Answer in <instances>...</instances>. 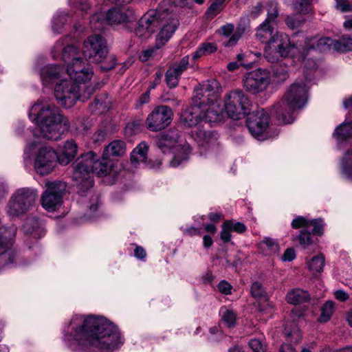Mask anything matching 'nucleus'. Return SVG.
Masks as SVG:
<instances>
[{
    "instance_id": "obj_23",
    "label": "nucleus",
    "mask_w": 352,
    "mask_h": 352,
    "mask_svg": "<svg viewBox=\"0 0 352 352\" xmlns=\"http://www.w3.org/2000/svg\"><path fill=\"white\" fill-rule=\"evenodd\" d=\"M78 146L74 140H68L60 146L57 153V161L62 165H67L77 154Z\"/></svg>"
},
{
    "instance_id": "obj_28",
    "label": "nucleus",
    "mask_w": 352,
    "mask_h": 352,
    "mask_svg": "<svg viewBox=\"0 0 352 352\" xmlns=\"http://www.w3.org/2000/svg\"><path fill=\"white\" fill-rule=\"evenodd\" d=\"M126 150V143L121 140H115L107 145L103 151L104 157H122Z\"/></svg>"
},
{
    "instance_id": "obj_16",
    "label": "nucleus",
    "mask_w": 352,
    "mask_h": 352,
    "mask_svg": "<svg viewBox=\"0 0 352 352\" xmlns=\"http://www.w3.org/2000/svg\"><path fill=\"white\" fill-rule=\"evenodd\" d=\"M82 54L86 60H90L91 62H102L108 54L105 38L99 34L88 36L84 41Z\"/></svg>"
},
{
    "instance_id": "obj_6",
    "label": "nucleus",
    "mask_w": 352,
    "mask_h": 352,
    "mask_svg": "<svg viewBox=\"0 0 352 352\" xmlns=\"http://www.w3.org/2000/svg\"><path fill=\"white\" fill-rule=\"evenodd\" d=\"M308 88L305 82H295L286 91L281 101L276 104L272 113L281 124H290L294 120L293 112L302 108L307 101Z\"/></svg>"
},
{
    "instance_id": "obj_51",
    "label": "nucleus",
    "mask_w": 352,
    "mask_h": 352,
    "mask_svg": "<svg viewBox=\"0 0 352 352\" xmlns=\"http://www.w3.org/2000/svg\"><path fill=\"white\" fill-rule=\"evenodd\" d=\"M226 225H228L230 228V230L232 232H236L237 233H243L246 230V226L241 223V222H236L233 223L231 221H227Z\"/></svg>"
},
{
    "instance_id": "obj_31",
    "label": "nucleus",
    "mask_w": 352,
    "mask_h": 352,
    "mask_svg": "<svg viewBox=\"0 0 352 352\" xmlns=\"http://www.w3.org/2000/svg\"><path fill=\"white\" fill-rule=\"evenodd\" d=\"M148 146L145 142H140L131 153V162L135 166L144 164L147 159Z\"/></svg>"
},
{
    "instance_id": "obj_59",
    "label": "nucleus",
    "mask_w": 352,
    "mask_h": 352,
    "mask_svg": "<svg viewBox=\"0 0 352 352\" xmlns=\"http://www.w3.org/2000/svg\"><path fill=\"white\" fill-rule=\"evenodd\" d=\"M231 285L225 280H221L218 285L219 292L226 295L231 293Z\"/></svg>"
},
{
    "instance_id": "obj_12",
    "label": "nucleus",
    "mask_w": 352,
    "mask_h": 352,
    "mask_svg": "<svg viewBox=\"0 0 352 352\" xmlns=\"http://www.w3.org/2000/svg\"><path fill=\"white\" fill-rule=\"evenodd\" d=\"M252 103L247 95L241 89L232 90L224 97V109L234 120H240L248 115Z\"/></svg>"
},
{
    "instance_id": "obj_5",
    "label": "nucleus",
    "mask_w": 352,
    "mask_h": 352,
    "mask_svg": "<svg viewBox=\"0 0 352 352\" xmlns=\"http://www.w3.org/2000/svg\"><path fill=\"white\" fill-rule=\"evenodd\" d=\"M69 36L59 40L54 46L52 53L55 57L62 52V59L67 65L66 69L63 68V74L69 76L78 85L85 84L92 78V69L81 58L78 47L74 44H69Z\"/></svg>"
},
{
    "instance_id": "obj_40",
    "label": "nucleus",
    "mask_w": 352,
    "mask_h": 352,
    "mask_svg": "<svg viewBox=\"0 0 352 352\" xmlns=\"http://www.w3.org/2000/svg\"><path fill=\"white\" fill-rule=\"evenodd\" d=\"M180 76L169 67L165 74V81L170 89L176 87L178 85Z\"/></svg>"
},
{
    "instance_id": "obj_62",
    "label": "nucleus",
    "mask_w": 352,
    "mask_h": 352,
    "mask_svg": "<svg viewBox=\"0 0 352 352\" xmlns=\"http://www.w3.org/2000/svg\"><path fill=\"white\" fill-rule=\"evenodd\" d=\"M155 52V49L151 48L147 49L146 50H144L141 55H140V59L142 61H146L149 58L153 56L154 53Z\"/></svg>"
},
{
    "instance_id": "obj_41",
    "label": "nucleus",
    "mask_w": 352,
    "mask_h": 352,
    "mask_svg": "<svg viewBox=\"0 0 352 352\" xmlns=\"http://www.w3.org/2000/svg\"><path fill=\"white\" fill-rule=\"evenodd\" d=\"M334 309V303L333 301H327L321 309V314L319 317V321L326 322L331 318Z\"/></svg>"
},
{
    "instance_id": "obj_47",
    "label": "nucleus",
    "mask_w": 352,
    "mask_h": 352,
    "mask_svg": "<svg viewBox=\"0 0 352 352\" xmlns=\"http://www.w3.org/2000/svg\"><path fill=\"white\" fill-rule=\"evenodd\" d=\"M300 245L303 248H307V246L312 243V239L311 233L307 229H302L298 236Z\"/></svg>"
},
{
    "instance_id": "obj_13",
    "label": "nucleus",
    "mask_w": 352,
    "mask_h": 352,
    "mask_svg": "<svg viewBox=\"0 0 352 352\" xmlns=\"http://www.w3.org/2000/svg\"><path fill=\"white\" fill-rule=\"evenodd\" d=\"M298 52V47L291 43L287 34H277L270 45L265 47L264 56L267 61L276 63L281 58L294 57Z\"/></svg>"
},
{
    "instance_id": "obj_58",
    "label": "nucleus",
    "mask_w": 352,
    "mask_h": 352,
    "mask_svg": "<svg viewBox=\"0 0 352 352\" xmlns=\"http://www.w3.org/2000/svg\"><path fill=\"white\" fill-rule=\"evenodd\" d=\"M234 25L232 23H226L221 26L220 32L224 36H229L234 32Z\"/></svg>"
},
{
    "instance_id": "obj_4",
    "label": "nucleus",
    "mask_w": 352,
    "mask_h": 352,
    "mask_svg": "<svg viewBox=\"0 0 352 352\" xmlns=\"http://www.w3.org/2000/svg\"><path fill=\"white\" fill-rule=\"evenodd\" d=\"M43 84L47 86L55 83L54 96L58 103L65 108L72 107L80 99L81 87L67 79L63 69L58 65H48L41 71Z\"/></svg>"
},
{
    "instance_id": "obj_7",
    "label": "nucleus",
    "mask_w": 352,
    "mask_h": 352,
    "mask_svg": "<svg viewBox=\"0 0 352 352\" xmlns=\"http://www.w3.org/2000/svg\"><path fill=\"white\" fill-rule=\"evenodd\" d=\"M179 138V131L175 128H171L156 138V145L162 153H166L173 150V156L170 161L172 167H177L186 162L190 153L188 144H177Z\"/></svg>"
},
{
    "instance_id": "obj_8",
    "label": "nucleus",
    "mask_w": 352,
    "mask_h": 352,
    "mask_svg": "<svg viewBox=\"0 0 352 352\" xmlns=\"http://www.w3.org/2000/svg\"><path fill=\"white\" fill-rule=\"evenodd\" d=\"M32 154L35 155L34 168L38 174L45 175L53 170L57 160V153L53 148L33 141L25 148V159L30 157Z\"/></svg>"
},
{
    "instance_id": "obj_22",
    "label": "nucleus",
    "mask_w": 352,
    "mask_h": 352,
    "mask_svg": "<svg viewBox=\"0 0 352 352\" xmlns=\"http://www.w3.org/2000/svg\"><path fill=\"white\" fill-rule=\"evenodd\" d=\"M194 105L184 110L180 115V122L186 127L197 126L203 122L201 102L194 100Z\"/></svg>"
},
{
    "instance_id": "obj_37",
    "label": "nucleus",
    "mask_w": 352,
    "mask_h": 352,
    "mask_svg": "<svg viewBox=\"0 0 352 352\" xmlns=\"http://www.w3.org/2000/svg\"><path fill=\"white\" fill-rule=\"evenodd\" d=\"M217 50V45L213 43H203L199 45L192 54V58L196 60L201 56H207Z\"/></svg>"
},
{
    "instance_id": "obj_50",
    "label": "nucleus",
    "mask_w": 352,
    "mask_h": 352,
    "mask_svg": "<svg viewBox=\"0 0 352 352\" xmlns=\"http://www.w3.org/2000/svg\"><path fill=\"white\" fill-rule=\"evenodd\" d=\"M249 346L253 352H265L266 346L258 339H252L249 342Z\"/></svg>"
},
{
    "instance_id": "obj_54",
    "label": "nucleus",
    "mask_w": 352,
    "mask_h": 352,
    "mask_svg": "<svg viewBox=\"0 0 352 352\" xmlns=\"http://www.w3.org/2000/svg\"><path fill=\"white\" fill-rule=\"evenodd\" d=\"M232 231L230 230V228L228 225H226V222L225 221L222 224V230L221 232V239L224 242L227 243L231 239L230 232Z\"/></svg>"
},
{
    "instance_id": "obj_61",
    "label": "nucleus",
    "mask_w": 352,
    "mask_h": 352,
    "mask_svg": "<svg viewBox=\"0 0 352 352\" xmlns=\"http://www.w3.org/2000/svg\"><path fill=\"white\" fill-rule=\"evenodd\" d=\"M162 76H163V74L161 71H157L155 74V79L151 83V85L149 86V89H155L156 87V86L160 83Z\"/></svg>"
},
{
    "instance_id": "obj_27",
    "label": "nucleus",
    "mask_w": 352,
    "mask_h": 352,
    "mask_svg": "<svg viewBox=\"0 0 352 352\" xmlns=\"http://www.w3.org/2000/svg\"><path fill=\"white\" fill-rule=\"evenodd\" d=\"M208 107L204 109L202 107L203 111V121L208 123H215L221 121L223 117V111L219 104L214 102H209Z\"/></svg>"
},
{
    "instance_id": "obj_1",
    "label": "nucleus",
    "mask_w": 352,
    "mask_h": 352,
    "mask_svg": "<svg viewBox=\"0 0 352 352\" xmlns=\"http://www.w3.org/2000/svg\"><path fill=\"white\" fill-rule=\"evenodd\" d=\"M67 346L76 352H111L122 343L120 332L104 317L74 315L65 329Z\"/></svg>"
},
{
    "instance_id": "obj_10",
    "label": "nucleus",
    "mask_w": 352,
    "mask_h": 352,
    "mask_svg": "<svg viewBox=\"0 0 352 352\" xmlns=\"http://www.w3.org/2000/svg\"><path fill=\"white\" fill-rule=\"evenodd\" d=\"M16 231L14 226L0 229V272L18 265V253L14 246Z\"/></svg>"
},
{
    "instance_id": "obj_38",
    "label": "nucleus",
    "mask_w": 352,
    "mask_h": 352,
    "mask_svg": "<svg viewBox=\"0 0 352 352\" xmlns=\"http://www.w3.org/2000/svg\"><path fill=\"white\" fill-rule=\"evenodd\" d=\"M333 50L340 52L352 51V38L343 36L338 40H334Z\"/></svg>"
},
{
    "instance_id": "obj_46",
    "label": "nucleus",
    "mask_w": 352,
    "mask_h": 352,
    "mask_svg": "<svg viewBox=\"0 0 352 352\" xmlns=\"http://www.w3.org/2000/svg\"><path fill=\"white\" fill-rule=\"evenodd\" d=\"M224 1V0H215L208 9L207 15L210 18L215 16L222 10Z\"/></svg>"
},
{
    "instance_id": "obj_44",
    "label": "nucleus",
    "mask_w": 352,
    "mask_h": 352,
    "mask_svg": "<svg viewBox=\"0 0 352 352\" xmlns=\"http://www.w3.org/2000/svg\"><path fill=\"white\" fill-rule=\"evenodd\" d=\"M222 320L226 324L228 327H232L235 324L236 314L232 311L226 307L221 309Z\"/></svg>"
},
{
    "instance_id": "obj_57",
    "label": "nucleus",
    "mask_w": 352,
    "mask_h": 352,
    "mask_svg": "<svg viewBox=\"0 0 352 352\" xmlns=\"http://www.w3.org/2000/svg\"><path fill=\"white\" fill-rule=\"evenodd\" d=\"M100 3V0H97ZM133 0H101L102 3L105 6L115 5L122 6L131 3Z\"/></svg>"
},
{
    "instance_id": "obj_35",
    "label": "nucleus",
    "mask_w": 352,
    "mask_h": 352,
    "mask_svg": "<svg viewBox=\"0 0 352 352\" xmlns=\"http://www.w3.org/2000/svg\"><path fill=\"white\" fill-rule=\"evenodd\" d=\"M341 170L345 177L352 180V148L345 152L341 162Z\"/></svg>"
},
{
    "instance_id": "obj_33",
    "label": "nucleus",
    "mask_w": 352,
    "mask_h": 352,
    "mask_svg": "<svg viewBox=\"0 0 352 352\" xmlns=\"http://www.w3.org/2000/svg\"><path fill=\"white\" fill-rule=\"evenodd\" d=\"M307 267L313 275H318L323 272L325 265V257L322 254H318L307 261Z\"/></svg>"
},
{
    "instance_id": "obj_17",
    "label": "nucleus",
    "mask_w": 352,
    "mask_h": 352,
    "mask_svg": "<svg viewBox=\"0 0 352 352\" xmlns=\"http://www.w3.org/2000/svg\"><path fill=\"white\" fill-rule=\"evenodd\" d=\"M271 82V75L267 69L258 68L247 72L243 78V87L256 95L265 91Z\"/></svg>"
},
{
    "instance_id": "obj_2",
    "label": "nucleus",
    "mask_w": 352,
    "mask_h": 352,
    "mask_svg": "<svg viewBox=\"0 0 352 352\" xmlns=\"http://www.w3.org/2000/svg\"><path fill=\"white\" fill-rule=\"evenodd\" d=\"M29 118L39 127L43 138L58 141L69 130L70 123L54 104L38 100L30 109Z\"/></svg>"
},
{
    "instance_id": "obj_26",
    "label": "nucleus",
    "mask_w": 352,
    "mask_h": 352,
    "mask_svg": "<svg viewBox=\"0 0 352 352\" xmlns=\"http://www.w3.org/2000/svg\"><path fill=\"white\" fill-rule=\"evenodd\" d=\"M334 40L329 37H312L307 38L305 42V49L307 51L310 50H318L319 52H325L333 50Z\"/></svg>"
},
{
    "instance_id": "obj_63",
    "label": "nucleus",
    "mask_w": 352,
    "mask_h": 352,
    "mask_svg": "<svg viewBox=\"0 0 352 352\" xmlns=\"http://www.w3.org/2000/svg\"><path fill=\"white\" fill-rule=\"evenodd\" d=\"M285 22L287 26L292 29L298 27L300 24V21L296 20L294 16H287Z\"/></svg>"
},
{
    "instance_id": "obj_55",
    "label": "nucleus",
    "mask_w": 352,
    "mask_h": 352,
    "mask_svg": "<svg viewBox=\"0 0 352 352\" xmlns=\"http://www.w3.org/2000/svg\"><path fill=\"white\" fill-rule=\"evenodd\" d=\"M150 89H148L145 93L142 94L141 96L137 100V101L135 103V108L138 109L140 107H142L143 104H146L150 100Z\"/></svg>"
},
{
    "instance_id": "obj_60",
    "label": "nucleus",
    "mask_w": 352,
    "mask_h": 352,
    "mask_svg": "<svg viewBox=\"0 0 352 352\" xmlns=\"http://www.w3.org/2000/svg\"><path fill=\"white\" fill-rule=\"evenodd\" d=\"M296 258V253L294 248H287L282 256L283 261H292Z\"/></svg>"
},
{
    "instance_id": "obj_56",
    "label": "nucleus",
    "mask_w": 352,
    "mask_h": 352,
    "mask_svg": "<svg viewBox=\"0 0 352 352\" xmlns=\"http://www.w3.org/2000/svg\"><path fill=\"white\" fill-rule=\"evenodd\" d=\"M336 8L342 12H352V5L346 0H340L336 3Z\"/></svg>"
},
{
    "instance_id": "obj_24",
    "label": "nucleus",
    "mask_w": 352,
    "mask_h": 352,
    "mask_svg": "<svg viewBox=\"0 0 352 352\" xmlns=\"http://www.w3.org/2000/svg\"><path fill=\"white\" fill-rule=\"evenodd\" d=\"M204 127H197L192 131V137L202 147H212L217 144V135L214 132L206 131Z\"/></svg>"
},
{
    "instance_id": "obj_42",
    "label": "nucleus",
    "mask_w": 352,
    "mask_h": 352,
    "mask_svg": "<svg viewBox=\"0 0 352 352\" xmlns=\"http://www.w3.org/2000/svg\"><path fill=\"white\" fill-rule=\"evenodd\" d=\"M278 15V6L276 2H271L267 6V15L264 23L272 25Z\"/></svg>"
},
{
    "instance_id": "obj_32",
    "label": "nucleus",
    "mask_w": 352,
    "mask_h": 352,
    "mask_svg": "<svg viewBox=\"0 0 352 352\" xmlns=\"http://www.w3.org/2000/svg\"><path fill=\"white\" fill-rule=\"evenodd\" d=\"M310 298L309 293L300 289H294L289 291L286 296L288 303L292 305L301 304L307 302Z\"/></svg>"
},
{
    "instance_id": "obj_11",
    "label": "nucleus",
    "mask_w": 352,
    "mask_h": 352,
    "mask_svg": "<svg viewBox=\"0 0 352 352\" xmlns=\"http://www.w3.org/2000/svg\"><path fill=\"white\" fill-rule=\"evenodd\" d=\"M168 3V0L162 1L156 9L149 10L140 19L135 30L137 36L146 39L160 28Z\"/></svg>"
},
{
    "instance_id": "obj_34",
    "label": "nucleus",
    "mask_w": 352,
    "mask_h": 352,
    "mask_svg": "<svg viewBox=\"0 0 352 352\" xmlns=\"http://www.w3.org/2000/svg\"><path fill=\"white\" fill-rule=\"evenodd\" d=\"M69 20V16L65 12H58L53 16L52 21V29L54 33H60L64 26Z\"/></svg>"
},
{
    "instance_id": "obj_9",
    "label": "nucleus",
    "mask_w": 352,
    "mask_h": 352,
    "mask_svg": "<svg viewBox=\"0 0 352 352\" xmlns=\"http://www.w3.org/2000/svg\"><path fill=\"white\" fill-rule=\"evenodd\" d=\"M38 197V191L34 188L17 189L11 196L7 205V214L10 217H17L25 214L32 208Z\"/></svg>"
},
{
    "instance_id": "obj_25",
    "label": "nucleus",
    "mask_w": 352,
    "mask_h": 352,
    "mask_svg": "<svg viewBox=\"0 0 352 352\" xmlns=\"http://www.w3.org/2000/svg\"><path fill=\"white\" fill-rule=\"evenodd\" d=\"M23 230L25 234L32 236L34 239H39L45 234L43 223L34 217L25 219L23 225Z\"/></svg>"
},
{
    "instance_id": "obj_53",
    "label": "nucleus",
    "mask_w": 352,
    "mask_h": 352,
    "mask_svg": "<svg viewBox=\"0 0 352 352\" xmlns=\"http://www.w3.org/2000/svg\"><path fill=\"white\" fill-rule=\"evenodd\" d=\"M69 4L82 11H85L89 8L87 0H69Z\"/></svg>"
},
{
    "instance_id": "obj_15",
    "label": "nucleus",
    "mask_w": 352,
    "mask_h": 352,
    "mask_svg": "<svg viewBox=\"0 0 352 352\" xmlns=\"http://www.w3.org/2000/svg\"><path fill=\"white\" fill-rule=\"evenodd\" d=\"M176 10L177 7L168 0L166 11L164 12V15L162 17L160 26L161 29L156 37V46L157 49L169 41L179 27V21Z\"/></svg>"
},
{
    "instance_id": "obj_21",
    "label": "nucleus",
    "mask_w": 352,
    "mask_h": 352,
    "mask_svg": "<svg viewBox=\"0 0 352 352\" xmlns=\"http://www.w3.org/2000/svg\"><path fill=\"white\" fill-rule=\"evenodd\" d=\"M221 91L219 82L212 78L204 82L199 87L195 89L193 100L201 102V104L205 102V98L208 102H214L219 98Z\"/></svg>"
},
{
    "instance_id": "obj_14",
    "label": "nucleus",
    "mask_w": 352,
    "mask_h": 352,
    "mask_svg": "<svg viewBox=\"0 0 352 352\" xmlns=\"http://www.w3.org/2000/svg\"><path fill=\"white\" fill-rule=\"evenodd\" d=\"M135 19L133 11L131 10H122L113 8L104 14L98 12L90 17L91 28L94 30L103 29L104 23L109 25H118L129 23Z\"/></svg>"
},
{
    "instance_id": "obj_64",
    "label": "nucleus",
    "mask_w": 352,
    "mask_h": 352,
    "mask_svg": "<svg viewBox=\"0 0 352 352\" xmlns=\"http://www.w3.org/2000/svg\"><path fill=\"white\" fill-rule=\"evenodd\" d=\"M241 37L239 35L235 34L234 33L230 36L229 40L225 43L226 47H233L236 45L238 41L240 40Z\"/></svg>"
},
{
    "instance_id": "obj_43",
    "label": "nucleus",
    "mask_w": 352,
    "mask_h": 352,
    "mask_svg": "<svg viewBox=\"0 0 352 352\" xmlns=\"http://www.w3.org/2000/svg\"><path fill=\"white\" fill-rule=\"evenodd\" d=\"M318 0H296V8L302 14H307L311 11L312 6Z\"/></svg>"
},
{
    "instance_id": "obj_29",
    "label": "nucleus",
    "mask_w": 352,
    "mask_h": 352,
    "mask_svg": "<svg viewBox=\"0 0 352 352\" xmlns=\"http://www.w3.org/2000/svg\"><path fill=\"white\" fill-rule=\"evenodd\" d=\"M272 25L262 23L256 30V38L261 43L270 45L272 40L277 35Z\"/></svg>"
},
{
    "instance_id": "obj_48",
    "label": "nucleus",
    "mask_w": 352,
    "mask_h": 352,
    "mask_svg": "<svg viewBox=\"0 0 352 352\" xmlns=\"http://www.w3.org/2000/svg\"><path fill=\"white\" fill-rule=\"evenodd\" d=\"M292 227L294 229L304 228V229L309 228V221L303 217H298L292 221Z\"/></svg>"
},
{
    "instance_id": "obj_30",
    "label": "nucleus",
    "mask_w": 352,
    "mask_h": 352,
    "mask_svg": "<svg viewBox=\"0 0 352 352\" xmlns=\"http://www.w3.org/2000/svg\"><path fill=\"white\" fill-rule=\"evenodd\" d=\"M333 135L339 143L349 141L352 139V121H345L338 125Z\"/></svg>"
},
{
    "instance_id": "obj_45",
    "label": "nucleus",
    "mask_w": 352,
    "mask_h": 352,
    "mask_svg": "<svg viewBox=\"0 0 352 352\" xmlns=\"http://www.w3.org/2000/svg\"><path fill=\"white\" fill-rule=\"evenodd\" d=\"M188 65L189 57L188 56H185L179 63H175L170 67L181 76L182 73L188 69Z\"/></svg>"
},
{
    "instance_id": "obj_19",
    "label": "nucleus",
    "mask_w": 352,
    "mask_h": 352,
    "mask_svg": "<svg viewBox=\"0 0 352 352\" xmlns=\"http://www.w3.org/2000/svg\"><path fill=\"white\" fill-rule=\"evenodd\" d=\"M173 116V111L169 107L157 106L147 116L145 121L146 126L151 131H160L171 123Z\"/></svg>"
},
{
    "instance_id": "obj_49",
    "label": "nucleus",
    "mask_w": 352,
    "mask_h": 352,
    "mask_svg": "<svg viewBox=\"0 0 352 352\" xmlns=\"http://www.w3.org/2000/svg\"><path fill=\"white\" fill-rule=\"evenodd\" d=\"M314 227L312 233L316 235H322L323 234V223L322 219H313L309 221V227Z\"/></svg>"
},
{
    "instance_id": "obj_36",
    "label": "nucleus",
    "mask_w": 352,
    "mask_h": 352,
    "mask_svg": "<svg viewBox=\"0 0 352 352\" xmlns=\"http://www.w3.org/2000/svg\"><path fill=\"white\" fill-rule=\"evenodd\" d=\"M251 294L256 299L265 300L267 302V305L270 309L273 308V305L269 301L267 294L261 283L256 281L252 283L251 286Z\"/></svg>"
},
{
    "instance_id": "obj_20",
    "label": "nucleus",
    "mask_w": 352,
    "mask_h": 352,
    "mask_svg": "<svg viewBox=\"0 0 352 352\" xmlns=\"http://www.w3.org/2000/svg\"><path fill=\"white\" fill-rule=\"evenodd\" d=\"M247 127L256 138H260L269 126V116L263 109H259L248 114Z\"/></svg>"
},
{
    "instance_id": "obj_39",
    "label": "nucleus",
    "mask_w": 352,
    "mask_h": 352,
    "mask_svg": "<svg viewBox=\"0 0 352 352\" xmlns=\"http://www.w3.org/2000/svg\"><path fill=\"white\" fill-rule=\"evenodd\" d=\"M261 247L267 254H276L279 251L278 244L270 238H265L261 243Z\"/></svg>"
},
{
    "instance_id": "obj_3",
    "label": "nucleus",
    "mask_w": 352,
    "mask_h": 352,
    "mask_svg": "<svg viewBox=\"0 0 352 352\" xmlns=\"http://www.w3.org/2000/svg\"><path fill=\"white\" fill-rule=\"evenodd\" d=\"M113 160L102 155L100 160L94 151H89L80 156L76 162L73 179L80 190L84 192L93 186L92 175L99 177L108 175L113 167Z\"/></svg>"
},
{
    "instance_id": "obj_18",
    "label": "nucleus",
    "mask_w": 352,
    "mask_h": 352,
    "mask_svg": "<svg viewBox=\"0 0 352 352\" xmlns=\"http://www.w3.org/2000/svg\"><path fill=\"white\" fill-rule=\"evenodd\" d=\"M66 185L63 182H47L41 196L42 206L48 211H54L63 202Z\"/></svg>"
},
{
    "instance_id": "obj_52",
    "label": "nucleus",
    "mask_w": 352,
    "mask_h": 352,
    "mask_svg": "<svg viewBox=\"0 0 352 352\" xmlns=\"http://www.w3.org/2000/svg\"><path fill=\"white\" fill-rule=\"evenodd\" d=\"M98 85H89L85 87L84 91L82 93H80V99L82 101L88 99L96 90Z\"/></svg>"
}]
</instances>
